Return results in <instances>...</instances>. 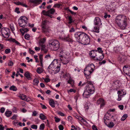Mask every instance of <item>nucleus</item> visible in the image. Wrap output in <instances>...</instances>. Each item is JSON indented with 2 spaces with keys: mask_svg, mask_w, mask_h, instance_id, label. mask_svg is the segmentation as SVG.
<instances>
[{
  "mask_svg": "<svg viewBox=\"0 0 130 130\" xmlns=\"http://www.w3.org/2000/svg\"><path fill=\"white\" fill-rule=\"evenodd\" d=\"M74 36L76 40L80 43L84 45L88 44L90 40L89 36L86 33L78 31L75 33Z\"/></svg>",
  "mask_w": 130,
  "mask_h": 130,
  "instance_id": "nucleus-1",
  "label": "nucleus"
},
{
  "mask_svg": "<svg viewBox=\"0 0 130 130\" xmlns=\"http://www.w3.org/2000/svg\"><path fill=\"white\" fill-rule=\"evenodd\" d=\"M115 22L118 26L122 29H125L128 24L127 17L122 15L117 16L115 18Z\"/></svg>",
  "mask_w": 130,
  "mask_h": 130,
  "instance_id": "nucleus-2",
  "label": "nucleus"
},
{
  "mask_svg": "<svg viewBox=\"0 0 130 130\" xmlns=\"http://www.w3.org/2000/svg\"><path fill=\"white\" fill-rule=\"evenodd\" d=\"M93 24L95 26L94 27L93 29L91 30V31L99 33L100 32L99 30L100 28L102 26L101 19L98 17H95L94 20Z\"/></svg>",
  "mask_w": 130,
  "mask_h": 130,
  "instance_id": "nucleus-3",
  "label": "nucleus"
},
{
  "mask_svg": "<svg viewBox=\"0 0 130 130\" xmlns=\"http://www.w3.org/2000/svg\"><path fill=\"white\" fill-rule=\"evenodd\" d=\"M50 48L51 50L56 51L59 47L60 44L57 40H53L49 44Z\"/></svg>",
  "mask_w": 130,
  "mask_h": 130,
  "instance_id": "nucleus-4",
  "label": "nucleus"
},
{
  "mask_svg": "<svg viewBox=\"0 0 130 130\" xmlns=\"http://www.w3.org/2000/svg\"><path fill=\"white\" fill-rule=\"evenodd\" d=\"M28 18L25 16L21 17L18 21V23L21 27H24L28 22Z\"/></svg>",
  "mask_w": 130,
  "mask_h": 130,
  "instance_id": "nucleus-5",
  "label": "nucleus"
},
{
  "mask_svg": "<svg viewBox=\"0 0 130 130\" xmlns=\"http://www.w3.org/2000/svg\"><path fill=\"white\" fill-rule=\"evenodd\" d=\"M48 22L47 21H44L42 22L41 27L43 31L45 32H49L50 31V29L48 26Z\"/></svg>",
  "mask_w": 130,
  "mask_h": 130,
  "instance_id": "nucleus-6",
  "label": "nucleus"
},
{
  "mask_svg": "<svg viewBox=\"0 0 130 130\" xmlns=\"http://www.w3.org/2000/svg\"><path fill=\"white\" fill-rule=\"evenodd\" d=\"M1 32L2 36L5 38H8L10 35L9 29L7 28H3L1 30Z\"/></svg>",
  "mask_w": 130,
  "mask_h": 130,
  "instance_id": "nucleus-7",
  "label": "nucleus"
},
{
  "mask_svg": "<svg viewBox=\"0 0 130 130\" xmlns=\"http://www.w3.org/2000/svg\"><path fill=\"white\" fill-rule=\"evenodd\" d=\"M61 35L59 37L60 39L66 42H72L73 41L72 39L69 37V35H65L63 31L61 32Z\"/></svg>",
  "mask_w": 130,
  "mask_h": 130,
  "instance_id": "nucleus-8",
  "label": "nucleus"
},
{
  "mask_svg": "<svg viewBox=\"0 0 130 130\" xmlns=\"http://www.w3.org/2000/svg\"><path fill=\"white\" fill-rule=\"evenodd\" d=\"M55 12V10L54 8H52L47 11H46L45 10H43L42 11L41 13L42 14L47 16L51 18H52L53 17L51 14H54Z\"/></svg>",
  "mask_w": 130,
  "mask_h": 130,
  "instance_id": "nucleus-9",
  "label": "nucleus"
},
{
  "mask_svg": "<svg viewBox=\"0 0 130 130\" xmlns=\"http://www.w3.org/2000/svg\"><path fill=\"white\" fill-rule=\"evenodd\" d=\"M95 67L94 65L93 64H88L84 69L89 71H92V72L94 70Z\"/></svg>",
  "mask_w": 130,
  "mask_h": 130,
  "instance_id": "nucleus-10",
  "label": "nucleus"
},
{
  "mask_svg": "<svg viewBox=\"0 0 130 130\" xmlns=\"http://www.w3.org/2000/svg\"><path fill=\"white\" fill-rule=\"evenodd\" d=\"M92 72V71H89L84 69V73L87 79H89L90 78V75Z\"/></svg>",
  "mask_w": 130,
  "mask_h": 130,
  "instance_id": "nucleus-11",
  "label": "nucleus"
},
{
  "mask_svg": "<svg viewBox=\"0 0 130 130\" xmlns=\"http://www.w3.org/2000/svg\"><path fill=\"white\" fill-rule=\"evenodd\" d=\"M89 54L91 57H95L97 56V55L98 54V53L96 50H93L90 52Z\"/></svg>",
  "mask_w": 130,
  "mask_h": 130,
  "instance_id": "nucleus-12",
  "label": "nucleus"
},
{
  "mask_svg": "<svg viewBox=\"0 0 130 130\" xmlns=\"http://www.w3.org/2000/svg\"><path fill=\"white\" fill-rule=\"evenodd\" d=\"M66 56V54L63 50L57 52L56 53V56L59 57H64Z\"/></svg>",
  "mask_w": 130,
  "mask_h": 130,
  "instance_id": "nucleus-13",
  "label": "nucleus"
},
{
  "mask_svg": "<svg viewBox=\"0 0 130 130\" xmlns=\"http://www.w3.org/2000/svg\"><path fill=\"white\" fill-rule=\"evenodd\" d=\"M89 92H92V91L93 93L95 89L93 85H88L86 88V89Z\"/></svg>",
  "mask_w": 130,
  "mask_h": 130,
  "instance_id": "nucleus-14",
  "label": "nucleus"
},
{
  "mask_svg": "<svg viewBox=\"0 0 130 130\" xmlns=\"http://www.w3.org/2000/svg\"><path fill=\"white\" fill-rule=\"evenodd\" d=\"M29 2L31 3L35 4V5H37L41 3L42 2V0H30Z\"/></svg>",
  "mask_w": 130,
  "mask_h": 130,
  "instance_id": "nucleus-15",
  "label": "nucleus"
},
{
  "mask_svg": "<svg viewBox=\"0 0 130 130\" xmlns=\"http://www.w3.org/2000/svg\"><path fill=\"white\" fill-rule=\"evenodd\" d=\"M97 103L98 105L100 104V106L102 107L105 105V103L104 100L101 98H100L99 100H97Z\"/></svg>",
  "mask_w": 130,
  "mask_h": 130,
  "instance_id": "nucleus-16",
  "label": "nucleus"
},
{
  "mask_svg": "<svg viewBox=\"0 0 130 130\" xmlns=\"http://www.w3.org/2000/svg\"><path fill=\"white\" fill-rule=\"evenodd\" d=\"M60 64H59V65L57 66L54 69L53 71L55 74L57 73H58L60 70Z\"/></svg>",
  "mask_w": 130,
  "mask_h": 130,
  "instance_id": "nucleus-17",
  "label": "nucleus"
},
{
  "mask_svg": "<svg viewBox=\"0 0 130 130\" xmlns=\"http://www.w3.org/2000/svg\"><path fill=\"white\" fill-rule=\"evenodd\" d=\"M91 93H93L90 92L86 89L83 94V95L85 98H87L88 97V96H89Z\"/></svg>",
  "mask_w": 130,
  "mask_h": 130,
  "instance_id": "nucleus-18",
  "label": "nucleus"
},
{
  "mask_svg": "<svg viewBox=\"0 0 130 130\" xmlns=\"http://www.w3.org/2000/svg\"><path fill=\"white\" fill-rule=\"evenodd\" d=\"M14 3L16 5H21L26 8L28 7L23 2H14Z\"/></svg>",
  "mask_w": 130,
  "mask_h": 130,
  "instance_id": "nucleus-19",
  "label": "nucleus"
},
{
  "mask_svg": "<svg viewBox=\"0 0 130 130\" xmlns=\"http://www.w3.org/2000/svg\"><path fill=\"white\" fill-rule=\"evenodd\" d=\"M10 42H12L13 43H15L17 45H20V43L17 41L15 39L12 38L8 39L7 40Z\"/></svg>",
  "mask_w": 130,
  "mask_h": 130,
  "instance_id": "nucleus-20",
  "label": "nucleus"
},
{
  "mask_svg": "<svg viewBox=\"0 0 130 130\" xmlns=\"http://www.w3.org/2000/svg\"><path fill=\"white\" fill-rule=\"evenodd\" d=\"M106 9L111 13H113L115 11V9L112 8L110 6H109L107 7Z\"/></svg>",
  "mask_w": 130,
  "mask_h": 130,
  "instance_id": "nucleus-21",
  "label": "nucleus"
},
{
  "mask_svg": "<svg viewBox=\"0 0 130 130\" xmlns=\"http://www.w3.org/2000/svg\"><path fill=\"white\" fill-rule=\"evenodd\" d=\"M122 50L121 46H117L114 47V51L115 52H118Z\"/></svg>",
  "mask_w": 130,
  "mask_h": 130,
  "instance_id": "nucleus-22",
  "label": "nucleus"
},
{
  "mask_svg": "<svg viewBox=\"0 0 130 130\" xmlns=\"http://www.w3.org/2000/svg\"><path fill=\"white\" fill-rule=\"evenodd\" d=\"M46 40V38H43L42 39H40L39 42L40 44L42 46H44V45H43V44L44 43Z\"/></svg>",
  "mask_w": 130,
  "mask_h": 130,
  "instance_id": "nucleus-23",
  "label": "nucleus"
},
{
  "mask_svg": "<svg viewBox=\"0 0 130 130\" xmlns=\"http://www.w3.org/2000/svg\"><path fill=\"white\" fill-rule=\"evenodd\" d=\"M123 70L124 72L126 74L130 76V69H125V68H123Z\"/></svg>",
  "mask_w": 130,
  "mask_h": 130,
  "instance_id": "nucleus-24",
  "label": "nucleus"
},
{
  "mask_svg": "<svg viewBox=\"0 0 130 130\" xmlns=\"http://www.w3.org/2000/svg\"><path fill=\"white\" fill-rule=\"evenodd\" d=\"M50 105L52 107H54L55 106V104L54 102L53 99L50 100L49 101Z\"/></svg>",
  "mask_w": 130,
  "mask_h": 130,
  "instance_id": "nucleus-25",
  "label": "nucleus"
},
{
  "mask_svg": "<svg viewBox=\"0 0 130 130\" xmlns=\"http://www.w3.org/2000/svg\"><path fill=\"white\" fill-rule=\"evenodd\" d=\"M52 63L50 64L47 70L49 72H50V70H52L53 71L54 69V64H53Z\"/></svg>",
  "mask_w": 130,
  "mask_h": 130,
  "instance_id": "nucleus-26",
  "label": "nucleus"
},
{
  "mask_svg": "<svg viewBox=\"0 0 130 130\" xmlns=\"http://www.w3.org/2000/svg\"><path fill=\"white\" fill-rule=\"evenodd\" d=\"M24 76L28 79H31L30 73L28 72H26L24 74Z\"/></svg>",
  "mask_w": 130,
  "mask_h": 130,
  "instance_id": "nucleus-27",
  "label": "nucleus"
},
{
  "mask_svg": "<svg viewBox=\"0 0 130 130\" xmlns=\"http://www.w3.org/2000/svg\"><path fill=\"white\" fill-rule=\"evenodd\" d=\"M19 97L22 100H27V99L26 98V96L23 94H21L19 96Z\"/></svg>",
  "mask_w": 130,
  "mask_h": 130,
  "instance_id": "nucleus-28",
  "label": "nucleus"
},
{
  "mask_svg": "<svg viewBox=\"0 0 130 130\" xmlns=\"http://www.w3.org/2000/svg\"><path fill=\"white\" fill-rule=\"evenodd\" d=\"M39 117L40 119L42 120H45L47 118V117L43 113L40 114Z\"/></svg>",
  "mask_w": 130,
  "mask_h": 130,
  "instance_id": "nucleus-29",
  "label": "nucleus"
},
{
  "mask_svg": "<svg viewBox=\"0 0 130 130\" xmlns=\"http://www.w3.org/2000/svg\"><path fill=\"white\" fill-rule=\"evenodd\" d=\"M12 113V112L11 111H8L5 112V114L7 117H9L11 115Z\"/></svg>",
  "mask_w": 130,
  "mask_h": 130,
  "instance_id": "nucleus-30",
  "label": "nucleus"
},
{
  "mask_svg": "<svg viewBox=\"0 0 130 130\" xmlns=\"http://www.w3.org/2000/svg\"><path fill=\"white\" fill-rule=\"evenodd\" d=\"M97 50L98 52V54L100 53L101 54H102V56L103 57L104 56V54L103 53V51L102 50V48H101L100 47H98L97 48Z\"/></svg>",
  "mask_w": 130,
  "mask_h": 130,
  "instance_id": "nucleus-31",
  "label": "nucleus"
},
{
  "mask_svg": "<svg viewBox=\"0 0 130 130\" xmlns=\"http://www.w3.org/2000/svg\"><path fill=\"white\" fill-rule=\"evenodd\" d=\"M104 57H99V58H96V57H92L91 60H96L97 61H101L103 59Z\"/></svg>",
  "mask_w": 130,
  "mask_h": 130,
  "instance_id": "nucleus-32",
  "label": "nucleus"
},
{
  "mask_svg": "<svg viewBox=\"0 0 130 130\" xmlns=\"http://www.w3.org/2000/svg\"><path fill=\"white\" fill-rule=\"evenodd\" d=\"M39 83V80L37 78H35L33 80V84L37 86Z\"/></svg>",
  "mask_w": 130,
  "mask_h": 130,
  "instance_id": "nucleus-33",
  "label": "nucleus"
},
{
  "mask_svg": "<svg viewBox=\"0 0 130 130\" xmlns=\"http://www.w3.org/2000/svg\"><path fill=\"white\" fill-rule=\"evenodd\" d=\"M64 59L63 60H61L62 61V62L63 63V64H67L68 62H69V60L67 59H66V58H65L64 57Z\"/></svg>",
  "mask_w": 130,
  "mask_h": 130,
  "instance_id": "nucleus-34",
  "label": "nucleus"
},
{
  "mask_svg": "<svg viewBox=\"0 0 130 130\" xmlns=\"http://www.w3.org/2000/svg\"><path fill=\"white\" fill-rule=\"evenodd\" d=\"M128 116L127 114L124 115L122 117L121 120L122 121H124L127 118Z\"/></svg>",
  "mask_w": 130,
  "mask_h": 130,
  "instance_id": "nucleus-35",
  "label": "nucleus"
},
{
  "mask_svg": "<svg viewBox=\"0 0 130 130\" xmlns=\"http://www.w3.org/2000/svg\"><path fill=\"white\" fill-rule=\"evenodd\" d=\"M114 126V124L113 122H110L109 123H108V125L107 126L111 128L112 127Z\"/></svg>",
  "mask_w": 130,
  "mask_h": 130,
  "instance_id": "nucleus-36",
  "label": "nucleus"
},
{
  "mask_svg": "<svg viewBox=\"0 0 130 130\" xmlns=\"http://www.w3.org/2000/svg\"><path fill=\"white\" fill-rule=\"evenodd\" d=\"M8 65L9 66H12L13 64V62L12 60H9L8 63Z\"/></svg>",
  "mask_w": 130,
  "mask_h": 130,
  "instance_id": "nucleus-37",
  "label": "nucleus"
},
{
  "mask_svg": "<svg viewBox=\"0 0 130 130\" xmlns=\"http://www.w3.org/2000/svg\"><path fill=\"white\" fill-rule=\"evenodd\" d=\"M10 89L13 91H16L17 90V88L14 86L12 85L10 87Z\"/></svg>",
  "mask_w": 130,
  "mask_h": 130,
  "instance_id": "nucleus-38",
  "label": "nucleus"
},
{
  "mask_svg": "<svg viewBox=\"0 0 130 130\" xmlns=\"http://www.w3.org/2000/svg\"><path fill=\"white\" fill-rule=\"evenodd\" d=\"M120 62L121 63H123L126 60L125 59L124 57H120L119 59Z\"/></svg>",
  "mask_w": 130,
  "mask_h": 130,
  "instance_id": "nucleus-39",
  "label": "nucleus"
},
{
  "mask_svg": "<svg viewBox=\"0 0 130 130\" xmlns=\"http://www.w3.org/2000/svg\"><path fill=\"white\" fill-rule=\"evenodd\" d=\"M30 36L28 34H25L24 36L25 38L26 39L29 40L30 39Z\"/></svg>",
  "mask_w": 130,
  "mask_h": 130,
  "instance_id": "nucleus-40",
  "label": "nucleus"
},
{
  "mask_svg": "<svg viewBox=\"0 0 130 130\" xmlns=\"http://www.w3.org/2000/svg\"><path fill=\"white\" fill-rule=\"evenodd\" d=\"M45 127V125L44 124H41L40 126V130H43Z\"/></svg>",
  "mask_w": 130,
  "mask_h": 130,
  "instance_id": "nucleus-41",
  "label": "nucleus"
},
{
  "mask_svg": "<svg viewBox=\"0 0 130 130\" xmlns=\"http://www.w3.org/2000/svg\"><path fill=\"white\" fill-rule=\"evenodd\" d=\"M37 72L39 74L41 73L42 72L41 68L40 67L38 68L37 70Z\"/></svg>",
  "mask_w": 130,
  "mask_h": 130,
  "instance_id": "nucleus-42",
  "label": "nucleus"
},
{
  "mask_svg": "<svg viewBox=\"0 0 130 130\" xmlns=\"http://www.w3.org/2000/svg\"><path fill=\"white\" fill-rule=\"evenodd\" d=\"M31 127L33 129H36L37 128V126L36 125L33 124L31 126Z\"/></svg>",
  "mask_w": 130,
  "mask_h": 130,
  "instance_id": "nucleus-43",
  "label": "nucleus"
},
{
  "mask_svg": "<svg viewBox=\"0 0 130 130\" xmlns=\"http://www.w3.org/2000/svg\"><path fill=\"white\" fill-rule=\"evenodd\" d=\"M104 17L105 18H109L110 17V14H108L106 13H105Z\"/></svg>",
  "mask_w": 130,
  "mask_h": 130,
  "instance_id": "nucleus-44",
  "label": "nucleus"
},
{
  "mask_svg": "<svg viewBox=\"0 0 130 130\" xmlns=\"http://www.w3.org/2000/svg\"><path fill=\"white\" fill-rule=\"evenodd\" d=\"M69 83L73 85L74 83V81L73 80L70 79L68 81Z\"/></svg>",
  "mask_w": 130,
  "mask_h": 130,
  "instance_id": "nucleus-45",
  "label": "nucleus"
},
{
  "mask_svg": "<svg viewBox=\"0 0 130 130\" xmlns=\"http://www.w3.org/2000/svg\"><path fill=\"white\" fill-rule=\"evenodd\" d=\"M11 52V50L10 48L6 49L5 51V53L6 54L10 53Z\"/></svg>",
  "mask_w": 130,
  "mask_h": 130,
  "instance_id": "nucleus-46",
  "label": "nucleus"
},
{
  "mask_svg": "<svg viewBox=\"0 0 130 130\" xmlns=\"http://www.w3.org/2000/svg\"><path fill=\"white\" fill-rule=\"evenodd\" d=\"M43 79L44 80L45 82L46 83H47L50 81V79L48 78H43Z\"/></svg>",
  "mask_w": 130,
  "mask_h": 130,
  "instance_id": "nucleus-47",
  "label": "nucleus"
},
{
  "mask_svg": "<svg viewBox=\"0 0 130 130\" xmlns=\"http://www.w3.org/2000/svg\"><path fill=\"white\" fill-rule=\"evenodd\" d=\"M60 6V5L58 4H55L53 6L54 7L59 8Z\"/></svg>",
  "mask_w": 130,
  "mask_h": 130,
  "instance_id": "nucleus-48",
  "label": "nucleus"
},
{
  "mask_svg": "<svg viewBox=\"0 0 130 130\" xmlns=\"http://www.w3.org/2000/svg\"><path fill=\"white\" fill-rule=\"evenodd\" d=\"M20 31L22 33V35H23L25 33L23 28H21L20 29Z\"/></svg>",
  "mask_w": 130,
  "mask_h": 130,
  "instance_id": "nucleus-49",
  "label": "nucleus"
},
{
  "mask_svg": "<svg viewBox=\"0 0 130 130\" xmlns=\"http://www.w3.org/2000/svg\"><path fill=\"white\" fill-rule=\"evenodd\" d=\"M75 31V30L74 29V28L73 27H72L69 30V32H74Z\"/></svg>",
  "mask_w": 130,
  "mask_h": 130,
  "instance_id": "nucleus-50",
  "label": "nucleus"
},
{
  "mask_svg": "<svg viewBox=\"0 0 130 130\" xmlns=\"http://www.w3.org/2000/svg\"><path fill=\"white\" fill-rule=\"evenodd\" d=\"M40 105L41 106V107L43 109H46L47 108L44 105H43L42 103H40Z\"/></svg>",
  "mask_w": 130,
  "mask_h": 130,
  "instance_id": "nucleus-51",
  "label": "nucleus"
},
{
  "mask_svg": "<svg viewBox=\"0 0 130 130\" xmlns=\"http://www.w3.org/2000/svg\"><path fill=\"white\" fill-rule=\"evenodd\" d=\"M58 127L59 130H63L64 129L63 127L61 125H60Z\"/></svg>",
  "mask_w": 130,
  "mask_h": 130,
  "instance_id": "nucleus-52",
  "label": "nucleus"
},
{
  "mask_svg": "<svg viewBox=\"0 0 130 130\" xmlns=\"http://www.w3.org/2000/svg\"><path fill=\"white\" fill-rule=\"evenodd\" d=\"M19 8H16L15 9V11L17 13H20V11L19 10Z\"/></svg>",
  "mask_w": 130,
  "mask_h": 130,
  "instance_id": "nucleus-53",
  "label": "nucleus"
},
{
  "mask_svg": "<svg viewBox=\"0 0 130 130\" xmlns=\"http://www.w3.org/2000/svg\"><path fill=\"white\" fill-rule=\"evenodd\" d=\"M55 121L56 122H58L60 120V118H58L56 117H55Z\"/></svg>",
  "mask_w": 130,
  "mask_h": 130,
  "instance_id": "nucleus-54",
  "label": "nucleus"
},
{
  "mask_svg": "<svg viewBox=\"0 0 130 130\" xmlns=\"http://www.w3.org/2000/svg\"><path fill=\"white\" fill-rule=\"evenodd\" d=\"M5 111V109L4 107H2L0 109V111L1 113H4Z\"/></svg>",
  "mask_w": 130,
  "mask_h": 130,
  "instance_id": "nucleus-55",
  "label": "nucleus"
},
{
  "mask_svg": "<svg viewBox=\"0 0 130 130\" xmlns=\"http://www.w3.org/2000/svg\"><path fill=\"white\" fill-rule=\"evenodd\" d=\"M69 23H71L72 22H73L72 20V17H71L69 16Z\"/></svg>",
  "mask_w": 130,
  "mask_h": 130,
  "instance_id": "nucleus-56",
  "label": "nucleus"
},
{
  "mask_svg": "<svg viewBox=\"0 0 130 130\" xmlns=\"http://www.w3.org/2000/svg\"><path fill=\"white\" fill-rule=\"evenodd\" d=\"M106 61L105 60H103L102 61H100L99 63V64L100 65H101L103 64H104L106 62Z\"/></svg>",
  "mask_w": 130,
  "mask_h": 130,
  "instance_id": "nucleus-57",
  "label": "nucleus"
},
{
  "mask_svg": "<svg viewBox=\"0 0 130 130\" xmlns=\"http://www.w3.org/2000/svg\"><path fill=\"white\" fill-rule=\"evenodd\" d=\"M68 11L72 14L73 15H75L76 14V13L72 11L70 9L68 10Z\"/></svg>",
  "mask_w": 130,
  "mask_h": 130,
  "instance_id": "nucleus-58",
  "label": "nucleus"
},
{
  "mask_svg": "<svg viewBox=\"0 0 130 130\" xmlns=\"http://www.w3.org/2000/svg\"><path fill=\"white\" fill-rule=\"evenodd\" d=\"M123 68H125V69H130V66L128 65L124 66Z\"/></svg>",
  "mask_w": 130,
  "mask_h": 130,
  "instance_id": "nucleus-59",
  "label": "nucleus"
},
{
  "mask_svg": "<svg viewBox=\"0 0 130 130\" xmlns=\"http://www.w3.org/2000/svg\"><path fill=\"white\" fill-rule=\"evenodd\" d=\"M10 27L12 31H14V27L13 24L10 25Z\"/></svg>",
  "mask_w": 130,
  "mask_h": 130,
  "instance_id": "nucleus-60",
  "label": "nucleus"
},
{
  "mask_svg": "<svg viewBox=\"0 0 130 130\" xmlns=\"http://www.w3.org/2000/svg\"><path fill=\"white\" fill-rule=\"evenodd\" d=\"M58 114L62 116H64V114L63 113L60 111L59 112H58Z\"/></svg>",
  "mask_w": 130,
  "mask_h": 130,
  "instance_id": "nucleus-61",
  "label": "nucleus"
},
{
  "mask_svg": "<svg viewBox=\"0 0 130 130\" xmlns=\"http://www.w3.org/2000/svg\"><path fill=\"white\" fill-rule=\"evenodd\" d=\"M33 114L32 115L34 116H36L37 115V112L35 110L33 112Z\"/></svg>",
  "mask_w": 130,
  "mask_h": 130,
  "instance_id": "nucleus-62",
  "label": "nucleus"
},
{
  "mask_svg": "<svg viewBox=\"0 0 130 130\" xmlns=\"http://www.w3.org/2000/svg\"><path fill=\"white\" fill-rule=\"evenodd\" d=\"M68 118V120L70 121H71L72 119V118L70 116H69Z\"/></svg>",
  "mask_w": 130,
  "mask_h": 130,
  "instance_id": "nucleus-63",
  "label": "nucleus"
},
{
  "mask_svg": "<svg viewBox=\"0 0 130 130\" xmlns=\"http://www.w3.org/2000/svg\"><path fill=\"white\" fill-rule=\"evenodd\" d=\"M92 128L93 130H97V129L96 126L94 125H93L92 126Z\"/></svg>",
  "mask_w": 130,
  "mask_h": 130,
  "instance_id": "nucleus-64",
  "label": "nucleus"
}]
</instances>
